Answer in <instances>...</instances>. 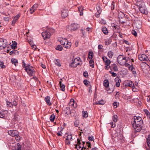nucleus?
Instances as JSON below:
<instances>
[{"label": "nucleus", "mask_w": 150, "mask_h": 150, "mask_svg": "<svg viewBox=\"0 0 150 150\" xmlns=\"http://www.w3.org/2000/svg\"><path fill=\"white\" fill-rule=\"evenodd\" d=\"M143 121L142 120L135 123H132V125L134 127L135 132H140L142 129Z\"/></svg>", "instance_id": "1"}, {"label": "nucleus", "mask_w": 150, "mask_h": 150, "mask_svg": "<svg viewBox=\"0 0 150 150\" xmlns=\"http://www.w3.org/2000/svg\"><path fill=\"white\" fill-rule=\"evenodd\" d=\"M25 65V64H24L23 65V67H25V69L28 74L30 76H33L35 72L34 68L30 64H28L26 66Z\"/></svg>", "instance_id": "2"}, {"label": "nucleus", "mask_w": 150, "mask_h": 150, "mask_svg": "<svg viewBox=\"0 0 150 150\" xmlns=\"http://www.w3.org/2000/svg\"><path fill=\"white\" fill-rule=\"evenodd\" d=\"M128 61L127 58L124 57L123 55H119L117 58V62L121 65H123Z\"/></svg>", "instance_id": "3"}, {"label": "nucleus", "mask_w": 150, "mask_h": 150, "mask_svg": "<svg viewBox=\"0 0 150 150\" xmlns=\"http://www.w3.org/2000/svg\"><path fill=\"white\" fill-rule=\"evenodd\" d=\"M143 4L142 2L138 1L137 2V5L139 7V9L141 13L146 14L147 12L146 11L145 7L143 6Z\"/></svg>", "instance_id": "4"}, {"label": "nucleus", "mask_w": 150, "mask_h": 150, "mask_svg": "<svg viewBox=\"0 0 150 150\" xmlns=\"http://www.w3.org/2000/svg\"><path fill=\"white\" fill-rule=\"evenodd\" d=\"M6 40L5 39H0V50L4 49L7 46Z\"/></svg>", "instance_id": "5"}, {"label": "nucleus", "mask_w": 150, "mask_h": 150, "mask_svg": "<svg viewBox=\"0 0 150 150\" xmlns=\"http://www.w3.org/2000/svg\"><path fill=\"white\" fill-rule=\"evenodd\" d=\"M80 59L79 57L75 58L73 62L71 63V66L74 67H76L80 64Z\"/></svg>", "instance_id": "6"}, {"label": "nucleus", "mask_w": 150, "mask_h": 150, "mask_svg": "<svg viewBox=\"0 0 150 150\" xmlns=\"http://www.w3.org/2000/svg\"><path fill=\"white\" fill-rule=\"evenodd\" d=\"M79 27L78 25L75 23H74L71 24L69 26V31H74L76 30Z\"/></svg>", "instance_id": "7"}, {"label": "nucleus", "mask_w": 150, "mask_h": 150, "mask_svg": "<svg viewBox=\"0 0 150 150\" xmlns=\"http://www.w3.org/2000/svg\"><path fill=\"white\" fill-rule=\"evenodd\" d=\"M42 35L44 39L45 40L50 38L51 34L48 30H47L42 32Z\"/></svg>", "instance_id": "8"}, {"label": "nucleus", "mask_w": 150, "mask_h": 150, "mask_svg": "<svg viewBox=\"0 0 150 150\" xmlns=\"http://www.w3.org/2000/svg\"><path fill=\"white\" fill-rule=\"evenodd\" d=\"M139 58L140 61H147L149 59L147 56L145 54H142L139 55Z\"/></svg>", "instance_id": "9"}, {"label": "nucleus", "mask_w": 150, "mask_h": 150, "mask_svg": "<svg viewBox=\"0 0 150 150\" xmlns=\"http://www.w3.org/2000/svg\"><path fill=\"white\" fill-rule=\"evenodd\" d=\"M8 133L10 136L13 137L18 134V132L16 130H10L8 131Z\"/></svg>", "instance_id": "10"}, {"label": "nucleus", "mask_w": 150, "mask_h": 150, "mask_svg": "<svg viewBox=\"0 0 150 150\" xmlns=\"http://www.w3.org/2000/svg\"><path fill=\"white\" fill-rule=\"evenodd\" d=\"M134 83L133 82L130 80H127L125 82V86H129L132 87H134Z\"/></svg>", "instance_id": "11"}, {"label": "nucleus", "mask_w": 150, "mask_h": 150, "mask_svg": "<svg viewBox=\"0 0 150 150\" xmlns=\"http://www.w3.org/2000/svg\"><path fill=\"white\" fill-rule=\"evenodd\" d=\"M21 14H18L15 16L12 22L11 25L14 26L15 25V23H16L17 20L19 18Z\"/></svg>", "instance_id": "12"}, {"label": "nucleus", "mask_w": 150, "mask_h": 150, "mask_svg": "<svg viewBox=\"0 0 150 150\" xmlns=\"http://www.w3.org/2000/svg\"><path fill=\"white\" fill-rule=\"evenodd\" d=\"M44 100L48 105H52V103L50 101V96H46L44 99Z\"/></svg>", "instance_id": "13"}, {"label": "nucleus", "mask_w": 150, "mask_h": 150, "mask_svg": "<svg viewBox=\"0 0 150 150\" xmlns=\"http://www.w3.org/2000/svg\"><path fill=\"white\" fill-rule=\"evenodd\" d=\"M134 24L135 26L137 29H139L141 28L142 26V23L139 21H136L134 23Z\"/></svg>", "instance_id": "14"}, {"label": "nucleus", "mask_w": 150, "mask_h": 150, "mask_svg": "<svg viewBox=\"0 0 150 150\" xmlns=\"http://www.w3.org/2000/svg\"><path fill=\"white\" fill-rule=\"evenodd\" d=\"M68 15V11L67 10L63 9L62 10L61 13L62 17L64 18Z\"/></svg>", "instance_id": "15"}, {"label": "nucleus", "mask_w": 150, "mask_h": 150, "mask_svg": "<svg viewBox=\"0 0 150 150\" xmlns=\"http://www.w3.org/2000/svg\"><path fill=\"white\" fill-rule=\"evenodd\" d=\"M147 144L148 147H146V149L150 150V135H149L146 138Z\"/></svg>", "instance_id": "16"}, {"label": "nucleus", "mask_w": 150, "mask_h": 150, "mask_svg": "<svg viewBox=\"0 0 150 150\" xmlns=\"http://www.w3.org/2000/svg\"><path fill=\"white\" fill-rule=\"evenodd\" d=\"M142 118L140 117L135 116L134 118V121L133 123H135L142 120Z\"/></svg>", "instance_id": "17"}, {"label": "nucleus", "mask_w": 150, "mask_h": 150, "mask_svg": "<svg viewBox=\"0 0 150 150\" xmlns=\"http://www.w3.org/2000/svg\"><path fill=\"white\" fill-rule=\"evenodd\" d=\"M115 81L116 82V86L117 87H119L120 86V82L121 81L120 79L118 78H116L115 79Z\"/></svg>", "instance_id": "18"}, {"label": "nucleus", "mask_w": 150, "mask_h": 150, "mask_svg": "<svg viewBox=\"0 0 150 150\" xmlns=\"http://www.w3.org/2000/svg\"><path fill=\"white\" fill-rule=\"evenodd\" d=\"M64 112L66 114H71L70 109L69 107H67L64 108L63 110Z\"/></svg>", "instance_id": "19"}, {"label": "nucleus", "mask_w": 150, "mask_h": 150, "mask_svg": "<svg viewBox=\"0 0 150 150\" xmlns=\"http://www.w3.org/2000/svg\"><path fill=\"white\" fill-rule=\"evenodd\" d=\"M8 112L7 110H5L0 112V117L1 118H4L5 115Z\"/></svg>", "instance_id": "20"}, {"label": "nucleus", "mask_w": 150, "mask_h": 150, "mask_svg": "<svg viewBox=\"0 0 150 150\" xmlns=\"http://www.w3.org/2000/svg\"><path fill=\"white\" fill-rule=\"evenodd\" d=\"M71 45V42H68L67 40V43H65V44L64 45V47L67 49H69L70 48Z\"/></svg>", "instance_id": "21"}, {"label": "nucleus", "mask_w": 150, "mask_h": 150, "mask_svg": "<svg viewBox=\"0 0 150 150\" xmlns=\"http://www.w3.org/2000/svg\"><path fill=\"white\" fill-rule=\"evenodd\" d=\"M97 11L96 13L95 16L97 17H99V15L101 12V10L99 6H98V8H97Z\"/></svg>", "instance_id": "22"}, {"label": "nucleus", "mask_w": 150, "mask_h": 150, "mask_svg": "<svg viewBox=\"0 0 150 150\" xmlns=\"http://www.w3.org/2000/svg\"><path fill=\"white\" fill-rule=\"evenodd\" d=\"M104 101L103 100L98 101L97 102H96V103H94V104L96 105L98 104L103 105L104 104Z\"/></svg>", "instance_id": "23"}, {"label": "nucleus", "mask_w": 150, "mask_h": 150, "mask_svg": "<svg viewBox=\"0 0 150 150\" xmlns=\"http://www.w3.org/2000/svg\"><path fill=\"white\" fill-rule=\"evenodd\" d=\"M59 84L60 85V88H61V90L62 91H65V85L64 84L62 83L61 81H59Z\"/></svg>", "instance_id": "24"}, {"label": "nucleus", "mask_w": 150, "mask_h": 150, "mask_svg": "<svg viewBox=\"0 0 150 150\" xmlns=\"http://www.w3.org/2000/svg\"><path fill=\"white\" fill-rule=\"evenodd\" d=\"M67 39L62 38L60 41V42L61 44L64 46L65 44V43H67Z\"/></svg>", "instance_id": "25"}, {"label": "nucleus", "mask_w": 150, "mask_h": 150, "mask_svg": "<svg viewBox=\"0 0 150 150\" xmlns=\"http://www.w3.org/2000/svg\"><path fill=\"white\" fill-rule=\"evenodd\" d=\"M11 62L13 64H14L15 66L18 64V62L17 59H12Z\"/></svg>", "instance_id": "26"}, {"label": "nucleus", "mask_w": 150, "mask_h": 150, "mask_svg": "<svg viewBox=\"0 0 150 150\" xmlns=\"http://www.w3.org/2000/svg\"><path fill=\"white\" fill-rule=\"evenodd\" d=\"M102 31L104 34L107 35L108 34V31L107 28L105 27H103L102 28Z\"/></svg>", "instance_id": "27"}, {"label": "nucleus", "mask_w": 150, "mask_h": 150, "mask_svg": "<svg viewBox=\"0 0 150 150\" xmlns=\"http://www.w3.org/2000/svg\"><path fill=\"white\" fill-rule=\"evenodd\" d=\"M103 85L106 88H107L109 86V83L108 80H104L103 83Z\"/></svg>", "instance_id": "28"}, {"label": "nucleus", "mask_w": 150, "mask_h": 150, "mask_svg": "<svg viewBox=\"0 0 150 150\" xmlns=\"http://www.w3.org/2000/svg\"><path fill=\"white\" fill-rule=\"evenodd\" d=\"M108 55L109 58H112L114 55V53L111 51H110L108 52Z\"/></svg>", "instance_id": "29"}, {"label": "nucleus", "mask_w": 150, "mask_h": 150, "mask_svg": "<svg viewBox=\"0 0 150 150\" xmlns=\"http://www.w3.org/2000/svg\"><path fill=\"white\" fill-rule=\"evenodd\" d=\"M144 111L147 117L150 119V113L146 109H145Z\"/></svg>", "instance_id": "30"}, {"label": "nucleus", "mask_w": 150, "mask_h": 150, "mask_svg": "<svg viewBox=\"0 0 150 150\" xmlns=\"http://www.w3.org/2000/svg\"><path fill=\"white\" fill-rule=\"evenodd\" d=\"M75 148H76L78 150H82L83 147V146L82 147L81 146V145H77V144H75Z\"/></svg>", "instance_id": "31"}, {"label": "nucleus", "mask_w": 150, "mask_h": 150, "mask_svg": "<svg viewBox=\"0 0 150 150\" xmlns=\"http://www.w3.org/2000/svg\"><path fill=\"white\" fill-rule=\"evenodd\" d=\"M55 118V115L54 114L51 115L50 117V120L51 122H53Z\"/></svg>", "instance_id": "32"}, {"label": "nucleus", "mask_w": 150, "mask_h": 150, "mask_svg": "<svg viewBox=\"0 0 150 150\" xmlns=\"http://www.w3.org/2000/svg\"><path fill=\"white\" fill-rule=\"evenodd\" d=\"M66 140H69L72 141V137L71 134H68L66 138Z\"/></svg>", "instance_id": "33"}, {"label": "nucleus", "mask_w": 150, "mask_h": 150, "mask_svg": "<svg viewBox=\"0 0 150 150\" xmlns=\"http://www.w3.org/2000/svg\"><path fill=\"white\" fill-rule=\"evenodd\" d=\"M118 116L116 115H115L113 116L112 117V119L114 122H116L117 120Z\"/></svg>", "instance_id": "34"}, {"label": "nucleus", "mask_w": 150, "mask_h": 150, "mask_svg": "<svg viewBox=\"0 0 150 150\" xmlns=\"http://www.w3.org/2000/svg\"><path fill=\"white\" fill-rule=\"evenodd\" d=\"M54 63L55 64L59 67L61 66V64L60 63V60L58 59H56L54 61Z\"/></svg>", "instance_id": "35"}, {"label": "nucleus", "mask_w": 150, "mask_h": 150, "mask_svg": "<svg viewBox=\"0 0 150 150\" xmlns=\"http://www.w3.org/2000/svg\"><path fill=\"white\" fill-rule=\"evenodd\" d=\"M15 137V139L17 141H19L21 139V137L19 136V132H18V134H17L16 135H15V136H14Z\"/></svg>", "instance_id": "36"}, {"label": "nucleus", "mask_w": 150, "mask_h": 150, "mask_svg": "<svg viewBox=\"0 0 150 150\" xmlns=\"http://www.w3.org/2000/svg\"><path fill=\"white\" fill-rule=\"evenodd\" d=\"M82 116L83 117L86 118L88 117V114L86 111L82 112Z\"/></svg>", "instance_id": "37"}, {"label": "nucleus", "mask_w": 150, "mask_h": 150, "mask_svg": "<svg viewBox=\"0 0 150 150\" xmlns=\"http://www.w3.org/2000/svg\"><path fill=\"white\" fill-rule=\"evenodd\" d=\"M89 63L90 67H91L93 68L94 67V61L92 59L90 60L89 61Z\"/></svg>", "instance_id": "38"}, {"label": "nucleus", "mask_w": 150, "mask_h": 150, "mask_svg": "<svg viewBox=\"0 0 150 150\" xmlns=\"http://www.w3.org/2000/svg\"><path fill=\"white\" fill-rule=\"evenodd\" d=\"M62 49L63 47L62 46L60 45H58L56 48V50L59 51H62Z\"/></svg>", "instance_id": "39"}, {"label": "nucleus", "mask_w": 150, "mask_h": 150, "mask_svg": "<svg viewBox=\"0 0 150 150\" xmlns=\"http://www.w3.org/2000/svg\"><path fill=\"white\" fill-rule=\"evenodd\" d=\"M111 26L112 27L115 28L117 30L119 29V27L114 23H111Z\"/></svg>", "instance_id": "40"}, {"label": "nucleus", "mask_w": 150, "mask_h": 150, "mask_svg": "<svg viewBox=\"0 0 150 150\" xmlns=\"http://www.w3.org/2000/svg\"><path fill=\"white\" fill-rule=\"evenodd\" d=\"M17 43L14 42L11 45V47L13 49H15L17 47Z\"/></svg>", "instance_id": "41"}, {"label": "nucleus", "mask_w": 150, "mask_h": 150, "mask_svg": "<svg viewBox=\"0 0 150 150\" xmlns=\"http://www.w3.org/2000/svg\"><path fill=\"white\" fill-rule=\"evenodd\" d=\"M112 42V40L110 39L108 40H106L105 42V43L106 45H109L111 42Z\"/></svg>", "instance_id": "42"}, {"label": "nucleus", "mask_w": 150, "mask_h": 150, "mask_svg": "<svg viewBox=\"0 0 150 150\" xmlns=\"http://www.w3.org/2000/svg\"><path fill=\"white\" fill-rule=\"evenodd\" d=\"M74 100L73 99H71L70 100V102L69 103V105H72L74 106Z\"/></svg>", "instance_id": "43"}, {"label": "nucleus", "mask_w": 150, "mask_h": 150, "mask_svg": "<svg viewBox=\"0 0 150 150\" xmlns=\"http://www.w3.org/2000/svg\"><path fill=\"white\" fill-rule=\"evenodd\" d=\"M110 63L111 61L109 59L106 60L105 62V65L107 66H109Z\"/></svg>", "instance_id": "44"}, {"label": "nucleus", "mask_w": 150, "mask_h": 150, "mask_svg": "<svg viewBox=\"0 0 150 150\" xmlns=\"http://www.w3.org/2000/svg\"><path fill=\"white\" fill-rule=\"evenodd\" d=\"M128 69L129 70L131 71H133V70H135V69L134 68L132 64L129 67Z\"/></svg>", "instance_id": "45"}, {"label": "nucleus", "mask_w": 150, "mask_h": 150, "mask_svg": "<svg viewBox=\"0 0 150 150\" xmlns=\"http://www.w3.org/2000/svg\"><path fill=\"white\" fill-rule=\"evenodd\" d=\"M79 125V122L78 120H76L74 122V125L75 127H77Z\"/></svg>", "instance_id": "46"}, {"label": "nucleus", "mask_w": 150, "mask_h": 150, "mask_svg": "<svg viewBox=\"0 0 150 150\" xmlns=\"http://www.w3.org/2000/svg\"><path fill=\"white\" fill-rule=\"evenodd\" d=\"M6 104H7V106L8 107H12L13 106L12 103L10 102H8V101H7Z\"/></svg>", "instance_id": "47"}, {"label": "nucleus", "mask_w": 150, "mask_h": 150, "mask_svg": "<svg viewBox=\"0 0 150 150\" xmlns=\"http://www.w3.org/2000/svg\"><path fill=\"white\" fill-rule=\"evenodd\" d=\"M0 66L2 68H5V66L4 65V63L2 62H0Z\"/></svg>", "instance_id": "48"}, {"label": "nucleus", "mask_w": 150, "mask_h": 150, "mask_svg": "<svg viewBox=\"0 0 150 150\" xmlns=\"http://www.w3.org/2000/svg\"><path fill=\"white\" fill-rule=\"evenodd\" d=\"M3 18L4 21H9L10 18V17L6 16L4 17Z\"/></svg>", "instance_id": "49"}, {"label": "nucleus", "mask_w": 150, "mask_h": 150, "mask_svg": "<svg viewBox=\"0 0 150 150\" xmlns=\"http://www.w3.org/2000/svg\"><path fill=\"white\" fill-rule=\"evenodd\" d=\"M82 7H78V10L80 12V16H82L83 15V13L82 12H81L80 11V10L82 11V10L83 9V8H82Z\"/></svg>", "instance_id": "50"}, {"label": "nucleus", "mask_w": 150, "mask_h": 150, "mask_svg": "<svg viewBox=\"0 0 150 150\" xmlns=\"http://www.w3.org/2000/svg\"><path fill=\"white\" fill-rule=\"evenodd\" d=\"M38 4H35L32 7V8H33V9H34L35 10L37 9V8L38 7Z\"/></svg>", "instance_id": "51"}, {"label": "nucleus", "mask_w": 150, "mask_h": 150, "mask_svg": "<svg viewBox=\"0 0 150 150\" xmlns=\"http://www.w3.org/2000/svg\"><path fill=\"white\" fill-rule=\"evenodd\" d=\"M133 56L132 57L131 56H129L128 57V60H129L130 59L131 60L132 62H134V59L133 58Z\"/></svg>", "instance_id": "52"}, {"label": "nucleus", "mask_w": 150, "mask_h": 150, "mask_svg": "<svg viewBox=\"0 0 150 150\" xmlns=\"http://www.w3.org/2000/svg\"><path fill=\"white\" fill-rule=\"evenodd\" d=\"M132 34L134 35L135 37L137 36V33L135 30H132Z\"/></svg>", "instance_id": "53"}, {"label": "nucleus", "mask_w": 150, "mask_h": 150, "mask_svg": "<svg viewBox=\"0 0 150 150\" xmlns=\"http://www.w3.org/2000/svg\"><path fill=\"white\" fill-rule=\"evenodd\" d=\"M109 72L112 74V76L113 77H115L116 76L117 74L116 73L112 72L111 71H109Z\"/></svg>", "instance_id": "54"}, {"label": "nucleus", "mask_w": 150, "mask_h": 150, "mask_svg": "<svg viewBox=\"0 0 150 150\" xmlns=\"http://www.w3.org/2000/svg\"><path fill=\"white\" fill-rule=\"evenodd\" d=\"M83 76L84 77H87L88 76V72L86 71H85L83 72Z\"/></svg>", "instance_id": "55"}, {"label": "nucleus", "mask_w": 150, "mask_h": 150, "mask_svg": "<svg viewBox=\"0 0 150 150\" xmlns=\"http://www.w3.org/2000/svg\"><path fill=\"white\" fill-rule=\"evenodd\" d=\"M35 10L32 7L30 8V13L32 14L35 11Z\"/></svg>", "instance_id": "56"}, {"label": "nucleus", "mask_w": 150, "mask_h": 150, "mask_svg": "<svg viewBox=\"0 0 150 150\" xmlns=\"http://www.w3.org/2000/svg\"><path fill=\"white\" fill-rule=\"evenodd\" d=\"M94 137L93 136L89 137L88 138V139L90 141H92L93 140Z\"/></svg>", "instance_id": "57"}, {"label": "nucleus", "mask_w": 150, "mask_h": 150, "mask_svg": "<svg viewBox=\"0 0 150 150\" xmlns=\"http://www.w3.org/2000/svg\"><path fill=\"white\" fill-rule=\"evenodd\" d=\"M89 81L87 80H84L83 81V83L86 85H87Z\"/></svg>", "instance_id": "58"}, {"label": "nucleus", "mask_w": 150, "mask_h": 150, "mask_svg": "<svg viewBox=\"0 0 150 150\" xmlns=\"http://www.w3.org/2000/svg\"><path fill=\"white\" fill-rule=\"evenodd\" d=\"M70 141H71L69 140H66L65 141V143L66 144V145L70 144Z\"/></svg>", "instance_id": "59"}, {"label": "nucleus", "mask_w": 150, "mask_h": 150, "mask_svg": "<svg viewBox=\"0 0 150 150\" xmlns=\"http://www.w3.org/2000/svg\"><path fill=\"white\" fill-rule=\"evenodd\" d=\"M106 90L108 91H110V92H112L114 90V89L113 88H112L110 89V88H106Z\"/></svg>", "instance_id": "60"}, {"label": "nucleus", "mask_w": 150, "mask_h": 150, "mask_svg": "<svg viewBox=\"0 0 150 150\" xmlns=\"http://www.w3.org/2000/svg\"><path fill=\"white\" fill-rule=\"evenodd\" d=\"M132 87V90L134 92H136L137 90V89L136 88H135V86H134V87Z\"/></svg>", "instance_id": "61"}, {"label": "nucleus", "mask_w": 150, "mask_h": 150, "mask_svg": "<svg viewBox=\"0 0 150 150\" xmlns=\"http://www.w3.org/2000/svg\"><path fill=\"white\" fill-rule=\"evenodd\" d=\"M132 71V74H133L134 75V76H136V71L135 70H133Z\"/></svg>", "instance_id": "62"}, {"label": "nucleus", "mask_w": 150, "mask_h": 150, "mask_svg": "<svg viewBox=\"0 0 150 150\" xmlns=\"http://www.w3.org/2000/svg\"><path fill=\"white\" fill-rule=\"evenodd\" d=\"M111 127L112 128H114L115 126V124L114 123L112 122L110 123Z\"/></svg>", "instance_id": "63"}, {"label": "nucleus", "mask_w": 150, "mask_h": 150, "mask_svg": "<svg viewBox=\"0 0 150 150\" xmlns=\"http://www.w3.org/2000/svg\"><path fill=\"white\" fill-rule=\"evenodd\" d=\"M12 104H13V105L14 106H16L17 105V103L16 101L14 100L13 101Z\"/></svg>", "instance_id": "64"}]
</instances>
